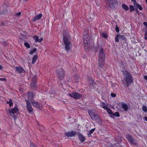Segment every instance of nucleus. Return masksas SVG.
Segmentation results:
<instances>
[{
    "instance_id": "28",
    "label": "nucleus",
    "mask_w": 147,
    "mask_h": 147,
    "mask_svg": "<svg viewBox=\"0 0 147 147\" xmlns=\"http://www.w3.org/2000/svg\"><path fill=\"white\" fill-rule=\"evenodd\" d=\"M96 119L97 120V121L98 123L100 124H102V121L101 119H100V117L98 116V118H96Z\"/></svg>"
},
{
    "instance_id": "33",
    "label": "nucleus",
    "mask_w": 147,
    "mask_h": 147,
    "mask_svg": "<svg viewBox=\"0 0 147 147\" xmlns=\"http://www.w3.org/2000/svg\"><path fill=\"white\" fill-rule=\"evenodd\" d=\"M142 110L145 112L147 111V107L145 106H143L142 107Z\"/></svg>"
},
{
    "instance_id": "32",
    "label": "nucleus",
    "mask_w": 147,
    "mask_h": 147,
    "mask_svg": "<svg viewBox=\"0 0 147 147\" xmlns=\"http://www.w3.org/2000/svg\"><path fill=\"white\" fill-rule=\"evenodd\" d=\"M107 111L109 115H113V111L109 108Z\"/></svg>"
},
{
    "instance_id": "25",
    "label": "nucleus",
    "mask_w": 147,
    "mask_h": 147,
    "mask_svg": "<svg viewBox=\"0 0 147 147\" xmlns=\"http://www.w3.org/2000/svg\"><path fill=\"white\" fill-rule=\"evenodd\" d=\"M122 7L123 9L126 11L128 10L129 9V8L128 6L124 3L122 4Z\"/></svg>"
},
{
    "instance_id": "9",
    "label": "nucleus",
    "mask_w": 147,
    "mask_h": 147,
    "mask_svg": "<svg viewBox=\"0 0 147 147\" xmlns=\"http://www.w3.org/2000/svg\"><path fill=\"white\" fill-rule=\"evenodd\" d=\"M56 73L58 74V77L61 80L63 79L64 76L65 71L62 68H61L60 71L57 70Z\"/></svg>"
},
{
    "instance_id": "51",
    "label": "nucleus",
    "mask_w": 147,
    "mask_h": 147,
    "mask_svg": "<svg viewBox=\"0 0 147 147\" xmlns=\"http://www.w3.org/2000/svg\"><path fill=\"white\" fill-rule=\"evenodd\" d=\"M25 100L26 102V103H27V102L29 101L28 100Z\"/></svg>"
},
{
    "instance_id": "7",
    "label": "nucleus",
    "mask_w": 147,
    "mask_h": 147,
    "mask_svg": "<svg viewBox=\"0 0 147 147\" xmlns=\"http://www.w3.org/2000/svg\"><path fill=\"white\" fill-rule=\"evenodd\" d=\"M105 54L104 53V50L102 48L99 51L98 55V59L105 60Z\"/></svg>"
},
{
    "instance_id": "10",
    "label": "nucleus",
    "mask_w": 147,
    "mask_h": 147,
    "mask_svg": "<svg viewBox=\"0 0 147 147\" xmlns=\"http://www.w3.org/2000/svg\"><path fill=\"white\" fill-rule=\"evenodd\" d=\"M88 113L91 119L96 120V118H98V116L96 113L93 112L92 110H88Z\"/></svg>"
},
{
    "instance_id": "37",
    "label": "nucleus",
    "mask_w": 147,
    "mask_h": 147,
    "mask_svg": "<svg viewBox=\"0 0 147 147\" xmlns=\"http://www.w3.org/2000/svg\"><path fill=\"white\" fill-rule=\"evenodd\" d=\"M24 45L27 48H30V46L28 42H25L24 43Z\"/></svg>"
},
{
    "instance_id": "43",
    "label": "nucleus",
    "mask_w": 147,
    "mask_h": 147,
    "mask_svg": "<svg viewBox=\"0 0 147 147\" xmlns=\"http://www.w3.org/2000/svg\"><path fill=\"white\" fill-rule=\"evenodd\" d=\"M0 80L5 81L6 80V79L5 78H0Z\"/></svg>"
},
{
    "instance_id": "27",
    "label": "nucleus",
    "mask_w": 147,
    "mask_h": 147,
    "mask_svg": "<svg viewBox=\"0 0 147 147\" xmlns=\"http://www.w3.org/2000/svg\"><path fill=\"white\" fill-rule=\"evenodd\" d=\"M37 51V49L36 48L33 49L31 51L29 52V53L30 55H33L34 53H36Z\"/></svg>"
},
{
    "instance_id": "18",
    "label": "nucleus",
    "mask_w": 147,
    "mask_h": 147,
    "mask_svg": "<svg viewBox=\"0 0 147 147\" xmlns=\"http://www.w3.org/2000/svg\"><path fill=\"white\" fill-rule=\"evenodd\" d=\"M134 5L135 8H137V9L138 8V9L140 10H142V8L141 6L139 4L137 3L136 0H134Z\"/></svg>"
},
{
    "instance_id": "36",
    "label": "nucleus",
    "mask_w": 147,
    "mask_h": 147,
    "mask_svg": "<svg viewBox=\"0 0 147 147\" xmlns=\"http://www.w3.org/2000/svg\"><path fill=\"white\" fill-rule=\"evenodd\" d=\"M75 79L76 80L75 81L76 82H78L79 81V77L78 75H76L74 77Z\"/></svg>"
},
{
    "instance_id": "24",
    "label": "nucleus",
    "mask_w": 147,
    "mask_h": 147,
    "mask_svg": "<svg viewBox=\"0 0 147 147\" xmlns=\"http://www.w3.org/2000/svg\"><path fill=\"white\" fill-rule=\"evenodd\" d=\"M89 81L90 86H92L94 84V80L92 77L89 78Z\"/></svg>"
},
{
    "instance_id": "4",
    "label": "nucleus",
    "mask_w": 147,
    "mask_h": 147,
    "mask_svg": "<svg viewBox=\"0 0 147 147\" xmlns=\"http://www.w3.org/2000/svg\"><path fill=\"white\" fill-rule=\"evenodd\" d=\"M126 137L128 141L130 143L137 146V143L135 140V138L130 134H127L126 135Z\"/></svg>"
},
{
    "instance_id": "21",
    "label": "nucleus",
    "mask_w": 147,
    "mask_h": 147,
    "mask_svg": "<svg viewBox=\"0 0 147 147\" xmlns=\"http://www.w3.org/2000/svg\"><path fill=\"white\" fill-rule=\"evenodd\" d=\"M122 107L123 108L125 111H127L128 109L127 105L125 103H121Z\"/></svg>"
},
{
    "instance_id": "30",
    "label": "nucleus",
    "mask_w": 147,
    "mask_h": 147,
    "mask_svg": "<svg viewBox=\"0 0 147 147\" xmlns=\"http://www.w3.org/2000/svg\"><path fill=\"white\" fill-rule=\"evenodd\" d=\"M130 12H131L132 11H135V9L134 7L132 5H129Z\"/></svg>"
},
{
    "instance_id": "49",
    "label": "nucleus",
    "mask_w": 147,
    "mask_h": 147,
    "mask_svg": "<svg viewBox=\"0 0 147 147\" xmlns=\"http://www.w3.org/2000/svg\"><path fill=\"white\" fill-rule=\"evenodd\" d=\"M83 58H84H84H86V55H83Z\"/></svg>"
},
{
    "instance_id": "52",
    "label": "nucleus",
    "mask_w": 147,
    "mask_h": 147,
    "mask_svg": "<svg viewBox=\"0 0 147 147\" xmlns=\"http://www.w3.org/2000/svg\"><path fill=\"white\" fill-rule=\"evenodd\" d=\"M145 35H146L147 36V32H146V33H145Z\"/></svg>"
},
{
    "instance_id": "45",
    "label": "nucleus",
    "mask_w": 147,
    "mask_h": 147,
    "mask_svg": "<svg viewBox=\"0 0 147 147\" xmlns=\"http://www.w3.org/2000/svg\"><path fill=\"white\" fill-rule=\"evenodd\" d=\"M21 14V12H19L16 13V15L18 16H20Z\"/></svg>"
},
{
    "instance_id": "29",
    "label": "nucleus",
    "mask_w": 147,
    "mask_h": 147,
    "mask_svg": "<svg viewBox=\"0 0 147 147\" xmlns=\"http://www.w3.org/2000/svg\"><path fill=\"white\" fill-rule=\"evenodd\" d=\"M6 103L7 104H9V106L10 107H11V106L13 105V104L12 101L11 99H9V101H7Z\"/></svg>"
},
{
    "instance_id": "41",
    "label": "nucleus",
    "mask_w": 147,
    "mask_h": 147,
    "mask_svg": "<svg viewBox=\"0 0 147 147\" xmlns=\"http://www.w3.org/2000/svg\"><path fill=\"white\" fill-rule=\"evenodd\" d=\"M135 11H136V12L137 13L138 15H139L140 12H139V11L138 10V9L137 8H135Z\"/></svg>"
},
{
    "instance_id": "2",
    "label": "nucleus",
    "mask_w": 147,
    "mask_h": 147,
    "mask_svg": "<svg viewBox=\"0 0 147 147\" xmlns=\"http://www.w3.org/2000/svg\"><path fill=\"white\" fill-rule=\"evenodd\" d=\"M63 41L65 45V50L67 52L70 49L71 46V38L69 34L66 33H63Z\"/></svg>"
},
{
    "instance_id": "17",
    "label": "nucleus",
    "mask_w": 147,
    "mask_h": 147,
    "mask_svg": "<svg viewBox=\"0 0 147 147\" xmlns=\"http://www.w3.org/2000/svg\"><path fill=\"white\" fill-rule=\"evenodd\" d=\"M98 64L99 67L100 68H103L105 64V60L98 59Z\"/></svg>"
},
{
    "instance_id": "31",
    "label": "nucleus",
    "mask_w": 147,
    "mask_h": 147,
    "mask_svg": "<svg viewBox=\"0 0 147 147\" xmlns=\"http://www.w3.org/2000/svg\"><path fill=\"white\" fill-rule=\"evenodd\" d=\"M30 147H37L36 145L33 142H30Z\"/></svg>"
},
{
    "instance_id": "47",
    "label": "nucleus",
    "mask_w": 147,
    "mask_h": 147,
    "mask_svg": "<svg viewBox=\"0 0 147 147\" xmlns=\"http://www.w3.org/2000/svg\"><path fill=\"white\" fill-rule=\"evenodd\" d=\"M144 119L146 121H147V117L145 116L144 117Z\"/></svg>"
},
{
    "instance_id": "42",
    "label": "nucleus",
    "mask_w": 147,
    "mask_h": 147,
    "mask_svg": "<svg viewBox=\"0 0 147 147\" xmlns=\"http://www.w3.org/2000/svg\"><path fill=\"white\" fill-rule=\"evenodd\" d=\"M102 107L105 110H107L109 109V108L105 106H103Z\"/></svg>"
},
{
    "instance_id": "35",
    "label": "nucleus",
    "mask_w": 147,
    "mask_h": 147,
    "mask_svg": "<svg viewBox=\"0 0 147 147\" xmlns=\"http://www.w3.org/2000/svg\"><path fill=\"white\" fill-rule=\"evenodd\" d=\"M102 37L105 38H108V36L107 34L105 33H102Z\"/></svg>"
},
{
    "instance_id": "12",
    "label": "nucleus",
    "mask_w": 147,
    "mask_h": 147,
    "mask_svg": "<svg viewBox=\"0 0 147 147\" xmlns=\"http://www.w3.org/2000/svg\"><path fill=\"white\" fill-rule=\"evenodd\" d=\"M76 132L75 131H71L70 132H68L65 133V135L67 137H72L75 136L76 134Z\"/></svg>"
},
{
    "instance_id": "54",
    "label": "nucleus",
    "mask_w": 147,
    "mask_h": 147,
    "mask_svg": "<svg viewBox=\"0 0 147 147\" xmlns=\"http://www.w3.org/2000/svg\"><path fill=\"white\" fill-rule=\"evenodd\" d=\"M6 42H5L4 43V44H5V45H6Z\"/></svg>"
},
{
    "instance_id": "14",
    "label": "nucleus",
    "mask_w": 147,
    "mask_h": 147,
    "mask_svg": "<svg viewBox=\"0 0 147 147\" xmlns=\"http://www.w3.org/2000/svg\"><path fill=\"white\" fill-rule=\"evenodd\" d=\"M15 69L16 72L18 73H24L25 72V70L21 66L16 67H15Z\"/></svg>"
},
{
    "instance_id": "20",
    "label": "nucleus",
    "mask_w": 147,
    "mask_h": 147,
    "mask_svg": "<svg viewBox=\"0 0 147 147\" xmlns=\"http://www.w3.org/2000/svg\"><path fill=\"white\" fill-rule=\"evenodd\" d=\"M33 38L35 39V42H41L43 40V38H41L40 39L38 38V37L36 35H35L34 36Z\"/></svg>"
},
{
    "instance_id": "23",
    "label": "nucleus",
    "mask_w": 147,
    "mask_h": 147,
    "mask_svg": "<svg viewBox=\"0 0 147 147\" xmlns=\"http://www.w3.org/2000/svg\"><path fill=\"white\" fill-rule=\"evenodd\" d=\"M95 129V128H94L89 130L88 133L87 134L88 137H90L91 136V134L93 133Z\"/></svg>"
},
{
    "instance_id": "16",
    "label": "nucleus",
    "mask_w": 147,
    "mask_h": 147,
    "mask_svg": "<svg viewBox=\"0 0 147 147\" xmlns=\"http://www.w3.org/2000/svg\"><path fill=\"white\" fill-rule=\"evenodd\" d=\"M42 15L41 13L39 14L36 16L34 18H33L32 20L34 22L37 20H40L42 17Z\"/></svg>"
},
{
    "instance_id": "46",
    "label": "nucleus",
    "mask_w": 147,
    "mask_h": 147,
    "mask_svg": "<svg viewBox=\"0 0 147 147\" xmlns=\"http://www.w3.org/2000/svg\"><path fill=\"white\" fill-rule=\"evenodd\" d=\"M144 78L146 80H147V76H144Z\"/></svg>"
},
{
    "instance_id": "40",
    "label": "nucleus",
    "mask_w": 147,
    "mask_h": 147,
    "mask_svg": "<svg viewBox=\"0 0 147 147\" xmlns=\"http://www.w3.org/2000/svg\"><path fill=\"white\" fill-rule=\"evenodd\" d=\"M111 96L112 97H115L116 96V94H114L113 93H112L111 94Z\"/></svg>"
},
{
    "instance_id": "13",
    "label": "nucleus",
    "mask_w": 147,
    "mask_h": 147,
    "mask_svg": "<svg viewBox=\"0 0 147 147\" xmlns=\"http://www.w3.org/2000/svg\"><path fill=\"white\" fill-rule=\"evenodd\" d=\"M26 107L29 113L32 112L33 109L32 107L31 103L30 101L27 102Z\"/></svg>"
},
{
    "instance_id": "11",
    "label": "nucleus",
    "mask_w": 147,
    "mask_h": 147,
    "mask_svg": "<svg viewBox=\"0 0 147 147\" xmlns=\"http://www.w3.org/2000/svg\"><path fill=\"white\" fill-rule=\"evenodd\" d=\"M32 105L34 107L38 108L40 109L42 108V104L39 103L38 102H36L34 101H31Z\"/></svg>"
},
{
    "instance_id": "34",
    "label": "nucleus",
    "mask_w": 147,
    "mask_h": 147,
    "mask_svg": "<svg viewBox=\"0 0 147 147\" xmlns=\"http://www.w3.org/2000/svg\"><path fill=\"white\" fill-rule=\"evenodd\" d=\"M113 115L117 117H119L120 115L119 112H116L114 113H113Z\"/></svg>"
},
{
    "instance_id": "26",
    "label": "nucleus",
    "mask_w": 147,
    "mask_h": 147,
    "mask_svg": "<svg viewBox=\"0 0 147 147\" xmlns=\"http://www.w3.org/2000/svg\"><path fill=\"white\" fill-rule=\"evenodd\" d=\"M38 58V57L37 55H35L33 57L32 61V64H34L35 63Z\"/></svg>"
},
{
    "instance_id": "48",
    "label": "nucleus",
    "mask_w": 147,
    "mask_h": 147,
    "mask_svg": "<svg viewBox=\"0 0 147 147\" xmlns=\"http://www.w3.org/2000/svg\"><path fill=\"white\" fill-rule=\"evenodd\" d=\"M144 38L145 40H147V36L146 35H144Z\"/></svg>"
},
{
    "instance_id": "1",
    "label": "nucleus",
    "mask_w": 147,
    "mask_h": 147,
    "mask_svg": "<svg viewBox=\"0 0 147 147\" xmlns=\"http://www.w3.org/2000/svg\"><path fill=\"white\" fill-rule=\"evenodd\" d=\"M124 76V80H122L124 85H126L128 87L133 82V79L132 74L127 71H122Z\"/></svg>"
},
{
    "instance_id": "39",
    "label": "nucleus",
    "mask_w": 147,
    "mask_h": 147,
    "mask_svg": "<svg viewBox=\"0 0 147 147\" xmlns=\"http://www.w3.org/2000/svg\"><path fill=\"white\" fill-rule=\"evenodd\" d=\"M116 27L115 28V30L116 32L117 33L119 32V28L117 25L115 26Z\"/></svg>"
},
{
    "instance_id": "53",
    "label": "nucleus",
    "mask_w": 147,
    "mask_h": 147,
    "mask_svg": "<svg viewBox=\"0 0 147 147\" xmlns=\"http://www.w3.org/2000/svg\"><path fill=\"white\" fill-rule=\"evenodd\" d=\"M145 0V1H146V4H147V0Z\"/></svg>"
},
{
    "instance_id": "3",
    "label": "nucleus",
    "mask_w": 147,
    "mask_h": 147,
    "mask_svg": "<svg viewBox=\"0 0 147 147\" xmlns=\"http://www.w3.org/2000/svg\"><path fill=\"white\" fill-rule=\"evenodd\" d=\"M107 3L109 7L113 9H116L118 6V2L117 0H106Z\"/></svg>"
},
{
    "instance_id": "50",
    "label": "nucleus",
    "mask_w": 147,
    "mask_h": 147,
    "mask_svg": "<svg viewBox=\"0 0 147 147\" xmlns=\"http://www.w3.org/2000/svg\"><path fill=\"white\" fill-rule=\"evenodd\" d=\"M2 69H3V67H2V66L1 65H0V70H1Z\"/></svg>"
},
{
    "instance_id": "22",
    "label": "nucleus",
    "mask_w": 147,
    "mask_h": 147,
    "mask_svg": "<svg viewBox=\"0 0 147 147\" xmlns=\"http://www.w3.org/2000/svg\"><path fill=\"white\" fill-rule=\"evenodd\" d=\"M36 83L37 82H32L30 84L31 86L35 90H36L37 88L36 86Z\"/></svg>"
},
{
    "instance_id": "44",
    "label": "nucleus",
    "mask_w": 147,
    "mask_h": 147,
    "mask_svg": "<svg viewBox=\"0 0 147 147\" xmlns=\"http://www.w3.org/2000/svg\"><path fill=\"white\" fill-rule=\"evenodd\" d=\"M143 24L147 28V22H143Z\"/></svg>"
},
{
    "instance_id": "19",
    "label": "nucleus",
    "mask_w": 147,
    "mask_h": 147,
    "mask_svg": "<svg viewBox=\"0 0 147 147\" xmlns=\"http://www.w3.org/2000/svg\"><path fill=\"white\" fill-rule=\"evenodd\" d=\"M28 98L29 100H32L34 97V95L30 91H29L27 93Z\"/></svg>"
},
{
    "instance_id": "5",
    "label": "nucleus",
    "mask_w": 147,
    "mask_h": 147,
    "mask_svg": "<svg viewBox=\"0 0 147 147\" xmlns=\"http://www.w3.org/2000/svg\"><path fill=\"white\" fill-rule=\"evenodd\" d=\"M16 107L13 109H9V113L11 114V115L13 117L14 119H16V116L15 115V113L17 112L18 111V106L17 105L16 106Z\"/></svg>"
},
{
    "instance_id": "6",
    "label": "nucleus",
    "mask_w": 147,
    "mask_h": 147,
    "mask_svg": "<svg viewBox=\"0 0 147 147\" xmlns=\"http://www.w3.org/2000/svg\"><path fill=\"white\" fill-rule=\"evenodd\" d=\"M69 95L74 99H80L82 96L80 94L76 92H73L71 94H69Z\"/></svg>"
},
{
    "instance_id": "15",
    "label": "nucleus",
    "mask_w": 147,
    "mask_h": 147,
    "mask_svg": "<svg viewBox=\"0 0 147 147\" xmlns=\"http://www.w3.org/2000/svg\"><path fill=\"white\" fill-rule=\"evenodd\" d=\"M78 138L81 142H83L85 140V137L80 133L78 132Z\"/></svg>"
},
{
    "instance_id": "38",
    "label": "nucleus",
    "mask_w": 147,
    "mask_h": 147,
    "mask_svg": "<svg viewBox=\"0 0 147 147\" xmlns=\"http://www.w3.org/2000/svg\"><path fill=\"white\" fill-rule=\"evenodd\" d=\"M32 82H36V76H34L32 80Z\"/></svg>"
},
{
    "instance_id": "8",
    "label": "nucleus",
    "mask_w": 147,
    "mask_h": 147,
    "mask_svg": "<svg viewBox=\"0 0 147 147\" xmlns=\"http://www.w3.org/2000/svg\"><path fill=\"white\" fill-rule=\"evenodd\" d=\"M119 39H122L125 42L127 41V39L124 36L121 34H117L115 38V41L116 42H118Z\"/></svg>"
}]
</instances>
